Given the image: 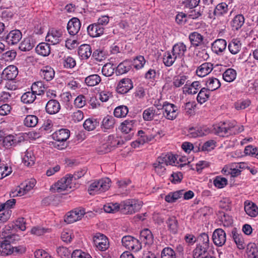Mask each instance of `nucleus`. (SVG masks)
I'll use <instances>...</instances> for the list:
<instances>
[{
	"label": "nucleus",
	"mask_w": 258,
	"mask_h": 258,
	"mask_svg": "<svg viewBox=\"0 0 258 258\" xmlns=\"http://www.w3.org/2000/svg\"><path fill=\"white\" fill-rule=\"evenodd\" d=\"M176 160V155L171 153L162 154L158 157L156 161L153 164L155 172L160 176L163 175L166 171L165 166L172 165Z\"/></svg>",
	"instance_id": "f257e3e1"
},
{
	"label": "nucleus",
	"mask_w": 258,
	"mask_h": 258,
	"mask_svg": "<svg viewBox=\"0 0 258 258\" xmlns=\"http://www.w3.org/2000/svg\"><path fill=\"white\" fill-rule=\"evenodd\" d=\"M141 202L135 199H128L120 203V211L124 214H132L141 208Z\"/></svg>",
	"instance_id": "f03ea898"
},
{
	"label": "nucleus",
	"mask_w": 258,
	"mask_h": 258,
	"mask_svg": "<svg viewBox=\"0 0 258 258\" xmlns=\"http://www.w3.org/2000/svg\"><path fill=\"white\" fill-rule=\"evenodd\" d=\"M110 180L108 178L95 181L92 183L88 189L90 195H95L99 191L103 192L110 187Z\"/></svg>",
	"instance_id": "7ed1b4c3"
},
{
	"label": "nucleus",
	"mask_w": 258,
	"mask_h": 258,
	"mask_svg": "<svg viewBox=\"0 0 258 258\" xmlns=\"http://www.w3.org/2000/svg\"><path fill=\"white\" fill-rule=\"evenodd\" d=\"M10 226H6V230H4L0 235L3 238H6L3 241H0V255L1 256H6L12 254L10 241L8 239H11L12 236L9 234L6 235V230L10 231Z\"/></svg>",
	"instance_id": "20e7f679"
},
{
	"label": "nucleus",
	"mask_w": 258,
	"mask_h": 258,
	"mask_svg": "<svg viewBox=\"0 0 258 258\" xmlns=\"http://www.w3.org/2000/svg\"><path fill=\"white\" fill-rule=\"evenodd\" d=\"M121 242L122 245L126 249L135 252H137L142 248L141 243L139 240L130 235L123 236Z\"/></svg>",
	"instance_id": "39448f33"
},
{
	"label": "nucleus",
	"mask_w": 258,
	"mask_h": 258,
	"mask_svg": "<svg viewBox=\"0 0 258 258\" xmlns=\"http://www.w3.org/2000/svg\"><path fill=\"white\" fill-rule=\"evenodd\" d=\"M94 246L100 251H105L109 247L108 239L106 236L101 233H97L93 237Z\"/></svg>",
	"instance_id": "423d86ee"
},
{
	"label": "nucleus",
	"mask_w": 258,
	"mask_h": 258,
	"mask_svg": "<svg viewBox=\"0 0 258 258\" xmlns=\"http://www.w3.org/2000/svg\"><path fill=\"white\" fill-rule=\"evenodd\" d=\"M197 244L194 251H208L209 248V237L206 233H202L197 237Z\"/></svg>",
	"instance_id": "0eeeda50"
},
{
	"label": "nucleus",
	"mask_w": 258,
	"mask_h": 258,
	"mask_svg": "<svg viewBox=\"0 0 258 258\" xmlns=\"http://www.w3.org/2000/svg\"><path fill=\"white\" fill-rule=\"evenodd\" d=\"M214 131L216 134L221 137L228 136L232 134V128L234 126H231L225 122H220L213 126Z\"/></svg>",
	"instance_id": "6e6552de"
},
{
	"label": "nucleus",
	"mask_w": 258,
	"mask_h": 258,
	"mask_svg": "<svg viewBox=\"0 0 258 258\" xmlns=\"http://www.w3.org/2000/svg\"><path fill=\"white\" fill-rule=\"evenodd\" d=\"M85 214L84 209H75L69 212L64 218V221L71 224L80 220Z\"/></svg>",
	"instance_id": "1a4fd4ad"
},
{
	"label": "nucleus",
	"mask_w": 258,
	"mask_h": 258,
	"mask_svg": "<svg viewBox=\"0 0 258 258\" xmlns=\"http://www.w3.org/2000/svg\"><path fill=\"white\" fill-rule=\"evenodd\" d=\"M163 114L168 119L173 120L177 116V107L173 104L166 103L163 104L162 108Z\"/></svg>",
	"instance_id": "9d476101"
},
{
	"label": "nucleus",
	"mask_w": 258,
	"mask_h": 258,
	"mask_svg": "<svg viewBox=\"0 0 258 258\" xmlns=\"http://www.w3.org/2000/svg\"><path fill=\"white\" fill-rule=\"evenodd\" d=\"M72 181V178L70 177V175L68 174L65 177L61 178L54 184V189L58 192L68 190V188H71L70 184Z\"/></svg>",
	"instance_id": "9b49d317"
},
{
	"label": "nucleus",
	"mask_w": 258,
	"mask_h": 258,
	"mask_svg": "<svg viewBox=\"0 0 258 258\" xmlns=\"http://www.w3.org/2000/svg\"><path fill=\"white\" fill-rule=\"evenodd\" d=\"M212 239L214 243L216 245L221 246L226 242V233L221 228L216 229L213 233Z\"/></svg>",
	"instance_id": "f8f14e48"
},
{
	"label": "nucleus",
	"mask_w": 258,
	"mask_h": 258,
	"mask_svg": "<svg viewBox=\"0 0 258 258\" xmlns=\"http://www.w3.org/2000/svg\"><path fill=\"white\" fill-rule=\"evenodd\" d=\"M133 88V84L132 80L128 78H124L121 80L118 83L116 91L118 93L124 94L127 93Z\"/></svg>",
	"instance_id": "ddd939ff"
},
{
	"label": "nucleus",
	"mask_w": 258,
	"mask_h": 258,
	"mask_svg": "<svg viewBox=\"0 0 258 258\" xmlns=\"http://www.w3.org/2000/svg\"><path fill=\"white\" fill-rule=\"evenodd\" d=\"M18 74V68L14 65H10L7 67L3 70L2 73L4 80L8 81L14 80Z\"/></svg>",
	"instance_id": "4468645a"
},
{
	"label": "nucleus",
	"mask_w": 258,
	"mask_h": 258,
	"mask_svg": "<svg viewBox=\"0 0 258 258\" xmlns=\"http://www.w3.org/2000/svg\"><path fill=\"white\" fill-rule=\"evenodd\" d=\"M123 144V141L122 140H118L117 138H115L113 136L110 135L108 137L107 143L103 144L102 148L105 149L104 151V153H107L109 152L112 148L118 147Z\"/></svg>",
	"instance_id": "2eb2a0df"
},
{
	"label": "nucleus",
	"mask_w": 258,
	"mask_h": 258,
	"mask_svg": "<svg viewBox=\"0 0 258 258\" xmlns=\"http://www.w3.org/2000/svg\"><path fill=\"white\" fill-rule=\"evenodd\" d=\"M22 34L21 32L17 29L11 31L6 36L5 40L10 45L17 44L22 39Z\"/></svg>",
	"instance_id": "dca6fc26"
},
{
	"label": "nucleus",
	"mask_w": 258,
	"mask_h": 258,
	"mask_svg": "<svg viewBox=\"0 0 258 258\" xmlns=\"http://www.w3.org/2000/svg\"><path fill=\"white\" fill-rule=\"evenodd\" d=\"M227 42L223 39H218L212 43L211 49L212 51L217 55H221L226 49Z\"/></svg>",
	"instance_id": "f3484780"
},
{
	"label": "nucleus",
	"mask_w": 258,
	"mask_h": 258,
	"mask_svg": "<svg viewBox=\"0 0 258 258\" xmlns=\"http://www.w3.org/2000/svg\"><path fill=\"white\" fill-rule=\"evenodd\" d=\"M81 26V24L78 18L75 17L72 18L67 25L68 32L71 35L77 34L80 29Z\"/></svg>",
	"instance_id": "a211bd4d"
},
{
	"label": "nucleus",
	"mask_w": 258,
	"mask_h": 258,
	"mask_svg": "<svg viewBox=\"0 0 258 258\" xmlns=\"http://www.w3.org/2000/svg\"><path fill=\"white\" fill-rule=\"evenodd\" d=\"M60 109V103L55 99H50L45 105V111L50 115L56 114L59 111Z\"/></svg>",
	"instance_id": "6ab92c4d"
},
{
	"label": "nucleus",
	"mask_w": 258,
	"mask_h": 258,
	"mask_svg": "<svg viewBox=\"0 0 258 258\" xmlns=\"http://www.w3.org/2000/svg\"><path fill=\"white\" fill-rule=\"evenodd\" d=\"M70 136L69 130L62 128L55 132L52 135V137L53 140L60 143L66 142Z\"/></svg>",
	"instance_id": "aec40b11"
},
{
	"label": "nucleus",
	"mask_w": 258,
	"mask_h": 258,
	"mask_svg": "<svg viewBox=\"0 0 258 258\" xmlns=\"http://www.w3.org/2000/svg\"><path fill=\"white\" fill-rule=\"evenodd\" d=\"M210 130L206 126L202 127H190L188 130V135L191 138H197L208 135Z\"/></svg>",
	"instance_id": "412c9836"
},
{
	"label": "nucleus",
	"mask_w": 258,
	"mask_h": 258,
	"mask_svg": "<svg viewBox=\"0 0 258 258\" xmlns=\"http://www.w3.org/2000/svg\"><path fill=\"white\" fill-rule=\"evenodd\" d=\"M62 32L59 30H52L48 33L46 40L51 42L53 45L59 43L61 40Z\"/></svg>",
	"instance_id": "4be33fe9"
},
{
	"label": "nucleus",
	"mask_w": 258,
	"mask_h": 258,
	"mask_svg": "<svg viewBox=\"0 0 258 258\" xmlns=\"http://www.w3.org/2000/svg\"><path fill=\"white\" fill-rule=\"evenodd\" d=\"M231 235L233 239L236 243L237 247L239 249H243L245 247L244 239L242 235L240 233H238L237 229L234 228L231 231Z\"/></svg>",
	"instance_id": "5701e85b"
},
{
	"label": "nucleus",
	"mask_w": 258,
	"mask_h": 258,
	"mask_svg": "<svg viewBox=\"0 0 258 258\" xmlns=\"http://www.w3.org/2000/svg\"><path fill=\"white\" fill-rule=\"evenodd\" d=\"M229 9L228 5L226 3H221L216 6L213 15L217 18L223 17L228 13Z\"/></svg>",
	"instance_id": "b1692460"
},
{
	"label": "nucleus",
	"mask_w": 258,
	"mask_h": 258,
	"mask_svg": "<svg viewBox=\"0 0 258 258\" xmlns=\"http://www.w3.org/2000/svg\"><path fill=\"white\" fill-rule=\"evenodd\" d=\"M39 74L43 80L50 81L54 78L55 72L52 68L46 66L42 67L40 70Z\"/></svg>",
	"instance_id": "393cba45"
},
{
	"label": "nucleus",
	"mask_w": 258,
	"mask_h": 258,
	"mask_svg": "<svg viewBox=\"0 0 258 258\" xmlns=\"http://www.w3.org/2000/svg\"><path fill=\"white\" fill-rule=\"evenodd\" d=\"M244 210L251 217H255L258 215V207L252 202L246 201L244 202Z\"/></svg>",
	"instance_id": "a878e982"
},
{
	"label": "nucleus",
	"mask_w": 258,
	"mask_h": 258,
	"mask_svg": "<svg viewBox=\"0 0 258 258\" xmlns=\"http://www.w3.org/2000/svg\"><path fill=\"white\" fill-rule=\"evenodd\" d=\"M104 30V27H101L97 23L91 24L87 27L88 34L92 37L100 36L103 34Z\"/></svg>",
	"instance_id": "bb28decb"
},
{
	"label": "nucleus",
	"mask_w": 258,
	"mask_h": 258,
	"mask_svg": "<svg viewBox=\"0 0 258 258\" xmlns=\"http://www.w3.org/2000/svg\"><path fill=\"white\" fill-rule=\"evenodd\" d=\"M140 239L145 245H151L154 241L153 235L148 229H144L141 231Z\"/></svg>",
	"instance_id": "cd10ccee"
},
{
	"label": "nucleus",
	"mask_w": 258,
	"mask_h": 258,
	"mask_svg": "<svg viewBox=\"0 0 258 258\" xmlns=\"http://www.w3.org/2000/svg\"><path fill=\"white\" fill-rule=\"evenodd\" d=\"M213 69V65L210 62H205L201 64L197 70V75L203 77L208 75Z\"/></svg>",
	"instance_id": "c85d7f7f"
},
{
	"label": "nucleus",
	"mask_w": 258,
	"mask_h": 258,
	"mask_svg": "<svg viewBox=\"0 0 258 258\" xmlns=\"http://www.w3.org/2000/svg\"><path fill=\"white\" fill-rule=\"evenodd\" d=\"M115 123V119L112 115H107L103 119L101 128L104 132H106L108 130L112 129L114 127Z\"/></svg>",
	"instance_id": "c756f323"
},
{
	"label": "nucleus",
	"mask_w": 258,
	"mask_h": 258,
	"mask_svg": "<svg viewBox=\"0 0 258 258\" xmlns=\"http://www.w3.org/2000/svg\"><path fill=\"white\" fill-rule=\"evenodd\" d=\"M78 53L82 59H88L92 54L91 46L87 44L81 45L79 47Z\"/></svg>",
	"instance_id": "7c9ffc66"
},
{
	"label": "nucleus",
	"mask_w": 258,
	"mask_h": 258,
	"mask_svg": "<svg viewBox=\"0 0 258 258\" xmlns=\"http://www.w3.org/2000/svg\"><path fill=\"white\" fill-rule=\"evenodd\" d=\"M228 48L230 52L233 55L238 54L241 49V43L238 39H233L229 42Z\"/></svg>",
	"instance_id": "2f4dec72"
},
{
	"label": "nucleus",
	"mask_w": 258,
	"mask_h": 258,
	"mask_svg": "<svg viewBox=\"0 0 258 258\" xmlns=\"http://www.w3.org/2000/svg\"><path fill=\"white\" fill-rule=\"evenodd\" d=\"M189 39L191 45L194 47H198L204 44V37L201 34L194 32L189 35Z\"/></svg>",
	"instance_id": "473e14b6"
},
{
	"label": "nucleus",
	"mask_w": 258,
	"mask_h": 258,
	"mask_svg": "<svg viewBox=\"0 0 258 258\" xmlns=\"http://www.w3.org/2000/svg\"><path fill=\"white\" fill-rule=\"evenodd\" d=\"M21 137H15L13 135H9L5 137L3 140L4 146L9 148L12 146H16L21 142Z\"/></svg>",
	"instance_id": "72a5a7b5"
},
{
	"label": "nucleus",
	"mask_w": 258,
	"mask_h": 258,
	"mask_svg": "<svg viewBox=\"0 0 258 258\" xmlns=\"http://www.w3.org/2000/svg\"><path fill=\"white\" fill-rule=\"evenodd\" d=\"M36 52L39 55L47 56L50 53V46L47 43L42 42L39 43L35 48Z\"/></svg>",
	"instance_id": "f704fd0d"
},
{
	"label": "nucleus",
	"mask_w": 258,
	"mask_h": 258,
	"mask_svg": "<svg viewBox=\"0 0 258 258\" xmlns=\"http://www.w3.org/2000/svg\"><path fill=\"white\" fill-rule=\"evenodd\" d=\"M131 63V61L127 60L120 63L116 69V75H122L128 72L132 68Z\"/></svg>",
	"instance_id": "c9c22d12"
},
{
	"label": "nucleus",
	"mask_w": 258,
	"mask_h": 258,
	"mask_svg": "<svg viewBox=\"0 0 258 258\" xmlns=\"http://www.w3.org/2000/svg\"><path fill=\"white\" fill-rule=\"evenodd\" d=\"M245 21L244 16L241 14L236 15L231 22L233 30H238L243 25Z\"/></svg>",
	"instance_id": "e433bc0d"
},
{
	"label": "nucleus",
	"mask_w": 258,
	"mask_h": 258,
	"mask_svg": "<svg viewBox=\"0 0 258 258\" xmlns=\"http://www.w3.org/2000/svg\"><path fill=\"white\" fill-rule=\"evenodd\" d=\"M168 230L172 233L176 234L177 232V220L175 216H170L166 221Z\"/></svg>",
	"instance_id": "4c0bfd02"
},
{
	"label": "nucleus",
	"mask_w": 258,
	"mask_h": 258,
	"mask_svg": "<svg viewBox=\"0 0 258 258\" xmlns=\"http://www.w3.org/2000/svg\"><path fill=\"white\" fill-rule=\"evenodd\" d=\"M35 46V43L31 37L25 38L20 43L19 49L23 51H27L31 50Z\"/></svg>",
	"instance_id": "58836bf2"
},
{
	"label": "nucleus",
	"mask_w": 258,
	"mask_h": 258,
	"mask_svg": "<svg viewBox=\"0 0 258 258\" xmlns=\"http://www.w3.org/2000/svg\"><path fill=\"white\" fill-rule=\"evenodd\" d=\"M35 157L32 151L27 150L22 158L23 163L27 166H32L35 163Z\"/></svg>",
	"instance_id": "ea45409f"
},
{
	"label": "nucleus",
	"mask_w": 258,
	"mask_h": 258,
	"mask_svg": "<svg viewBox=\"0 0 258 258\" xmlns=\"http://www.w3.org/2000/svg\"><path fill=\"white\" fill-rule=\"evenodd\" d=\"M161 133H162L161 131L158 130L157 131H155L154 134H146L145 135L142 136V140H139L138 143L140 144H144L145 143H148L150 141H151L155 138H160L161 137Z\"/></svg>",
	"instance_id": "a19ab883"
},
{
	"label": "nucleus",
	"mask_w": 258,
	"mask_h": 258,
	"mask_svg": "<svg viewBox=\"0 0 258 258\" xmlns=\"http://www.w3.org/2000/svg\"><path fill=\"white\" fill-rule=\"evenodd\" d=\"M211 91L207 88H202L198 95L197 101L201 104L205 102L209 99Z\"/></svg>",
	"instance_id": "79ce46f5"
},
{
	"label": "nucleus",
	"mask_w": 258,
	"mask_h": 258,
	"mask_svg": "<svg viewBox=\"0 0 258 258\" xmlns=\"http://www.w3.org/2000/svg\"><path fill=\"white\" fill-rule=\"evenodd\" d=\"M37 93L33 90L28 91L24 93L21 96V101L26 104H30L33 103L36 99V95Z\"/></svg>",
	"instance_id": "37998d69"
},
{
	"label": "nucleus",
	"mask_w": 258,
	"mask_h": 258,
	"mask_svg": "<svg viewBox=\"0 0 258 258\" xmlns=\"http://www.w3.org/2000/svg\"><path fill=\"white\" fill-rule=\"evenodd\" d=\"M99 125V121L96 119L93 118H88L83 123L84 128L88 131H93Z\"/></svg>",
	"instance_id": "c03bdc74"
},
{
	"label": "nucleus",
	"mask_w": 258,
	"mask_h": 258,
	"mask_svg": "<svg viewBox=\"0 0 258 258\" xmlns=\"http://www.w3.org/2000/svg\"><path fill=\"white\" fill-rule=\"evenodd\" d=\"M135 122L134 120H125L120 125V130L122 132L125 134H128L133 130L134 124Z\"/></svg>",
	"instance_id": "a18cd8bd"
},
{
	"label": "nucleus",
	"mask_w": 258,
	"mask_h": 258,
	"mask_svg": "<svg viewBox=\"0 0 258 258\" xmlns=\"http://www.w3.org/2000/svg\"><path fill=\"white\" fill-rule=\"evenodd\" d=\"M236 74L235 70L229 68L227 69L223 74V78L227 82H231L235 79Z\"/></svg>",
	"instance_id": "49530a36"
},
{
	"label": "nucleus",
	"mask_w": 258,
	"mask_h": 258,
	"mask_svg": "<svg viewBox=\"0 0 258 258\" xmlns=\"http://www.w3.org/2000/svg\"><path fill=\"white\" fill-rule=\"evenodd\" d=\"M100 77L97 74L90 75L86 78L85 83L89 86H95L101 82Z\"/></svg>",
	"instance_id": "de8ad7c7"
},
{
	"label": "nucleus",
	"mask_w": 258,
	"mask_h": 258,
	"mask_svg": "<svg viewBox=\"0 0 258 258\" xmlns=\"http://www.w3.org/2000/svg\"><path fill=\"white\" fill-rule=\"evenodd\" d=\"M128 112V109L126 106L120 105L116 107L114 110V115L118 118L124 117Z\"/></svg>",
	"instance_id": "09e8293b"
},
{
	"label": "nucleus",
	"mask_w": 258,
	"mask_h": 258,
	"mask_svg": "<svg viewBox=\"0 0 258 258\" xmlns=\"http://www.w3.org/2000/svg\"><path fill=\"white\" fill-rule=\"evenodd\" d=\"M221 84L218 79L215 78H210L206 82V86L211 91H215L218 89Z\"/></svg>",
	"instance_id": "8fccbe9b"
},
{
	"label": "nucleus",
	"mask_w": 258,
	"mask_h": 258,
	"mask_svg": "<svg viewBox=\"0 0 258 258\" xmlns=\"http://www.w3.org/2000/svg\"><path fill=\"white\" fill-rule=\"evenodd\" d=\"M38 118L34 115H27L24 120V124L27 127H33L38 123Z\"/></svg>",
	"instance_id": "3c124183"
},
{
	"label": "nucleus",
	"mask_w": 258,
	"mask_h": 258,
	"mask_svg": "<svg viewBox=\"0 0 258 258\" xmlns=\"http://www.w3.org/2000/svg\"><path fill=\"white\" fill-rule=\"evenodd\" d=\"M35 181L34 179L31 180V181L27 182L25 185L21 184V187H20L19 190L18 191V194L19 196H22L26 194L27 192L30 191L31 189H32L35 186Z\"/></svg>",
	"instance_id": "603ef678"
},
{
	"label": "nucleus",
	"mask_w": 258,
	"mask_h": 258,
	"mask_svg": "<svg viewBox=\"0 0 258 258\" xmlns=\"http://www.w3.org/2000/svg\"><path fill=\"white\" fill-rule=\"evenodd\" d=\"M160 112L156 111L153 107H150L145 110L143 113V117L145 120H151L155 114H159Z\"/></svg>",
	"instance_id": "864d4df0"
},
{
	"label": "nucleus",
	"mask_w": 258,
	"mask_h": 258,
	"mask_svg": "<svg viewBox=\"0 0 258 258\" xmlns=\"http://www.w3.org/2000/svg\"><path fill=\"white\" fill-rule=\"evenodd\" d=\"M104 210L106 213H114L117 211L119 209L120 210V204H119L117 203H108L104 206Z\"/></svg>",
	"instance_id": "5fc2aeb1"
},
{
	"label": "nucleus",
	"mask_w": 258,
	"mask_h": 258,
	"mask_svg": "<svg viewBox=\"0 0 258 258\" xmlns=\"http://www.w3.org/2000/svg\"><path fill=\"white\" fill-rule=\"evenodd\" d=\"M213 183L216 187L222 188L227 184L228 181L226 178L217 176L214 179Z\"/></svg>",
	"instance_id": "6e6d98bb"
},
{
	"label": "nucleus",
	"mask_w": 258,
	"mask_h": 258,
	"mask_svg": "<svg viewBox=\"0 0 258 258\" xmlns=\"http://www.w3.org/2000/svg\"><path fill=\"white\" fill-rule=\"evenodd\" d=\"M244 153L246 155H250L258 159V148L254 147L252 145L245 147Z\"/></svg>",
	"instance_id": "4d7b16f0"
},
{
	"label": "nucleus",
	"mask_w": 258,
	"mask_h": 258,
	"mask_svg": "<svg viewBox=\"0 0 258 258\" xmlns=\"http://www.w3.org/2000/svg\"><path fill=\"white\" fill-rule=\"evenodd\" d=\"M161 258H177L175 252L170 247L164 248L161 252Z\"/></svg>",
	"instance_id": "13d9d810"
},
{
	"label": "nucleus",
	"mask_w": 258,
	"mask_h": 258,
	"mask_svg": "<svg viewBox=\"0 0 258 258\" xmlns=\"http://www.w3.org/2000/svg\"><path fill=\"white\" fill-rule=\"evenodd\" d=\"M220 214L221 215L220 220L222 222L224 226L228 227L232 224L233 220L231 217L224 212L220 213Z\"/></svg>",
	"instance_id": "bf43d9fd"
},
{
	"label": "nucleus",
	"mask_w": 258,
	"mask_h": 258,
	"mask_svg": "<svg viewBox=\"0 0 258 258\" xmlns=\"http://www.w3.org/2000/svg\"><path fill=\"white\" fill-rule=\"evenodd\" d=\"M146 62V60L143 56L139 55L136 57L134 60L133 64L134 67L139 70L142 68Z\"/></svg>",
	"instance_id": "052dcab7"
},
{
	"label": "nucleus",
	"mask_w": 258,
	"mask_h": 258,
	"mask_svg": "<svg viewBox=\"0 0 258 258\" xmlns=\"http://www.w3.org/2000/svg\"><path fill=\"white\" fill-rule=\"evenodd\" d=\"M71 257L72 258H92L88 253L84 252L80 249L74 250Z\"/></svg>",
	"instance_id": "680f3d73"
},
{
	"label": "nucleus",
	"mask_w": 258,
	"mask_h": 258,
	"mask_svg": "<svg viewBox=\"0 0 258 258\" xmlns=\"http://www.w3.org/2000/svg\"><path fill=\"white\" fill-rule=\"evenodd\" d=\"M57 254L62 258H68L71 254V250L66 247L59 246L56 249Z\"/></svg>",
	"instance_id": "e2e57ef3"
},
{
	"label": "nucleus",
	"mask_w": 258,
	"mask_h": 258,
	"mask_svg": "<svg viewBox=\"0 0 258 258\" xmlns=\"http://www.w3.org/2000/svg\"><path fill=\"white\" fill-rule=\"evenodd\" d=\"M247 250L248 258H258V249L255 245H248Z\"/></svg>",
	"instance_id": "0e129e2a"
},
{
	"label": "nucleus",
	"mask_w": 258,
	"mask_h": 258,
	"mask_svg": "<svg viewBox=\"0 0 258 258\" xmlns=\"http://www.w3.org/2000/svg\"><path fill=\"white\" fill-rule=\"evenodd\" d=\"M195 105L192 102H187L186 103L184 106H182L183 108L184 113L188 115H192L195 113L194 107Z\"/></svg>",
	"instance_id": "69168bd1"
},
{
	"label": "nucleus",
	"mask_w": 258,
	"mask_h": 258,
	"mask_svg": "<svg viewBox=\"0 0 258 258\" xmlns=\"http://www.w3.org/2000/svg\"><path fill=\"white\" fill-rule=\"evenodd\" d=\"M114 68L111 63H107L103 66L102 69V73L106 77L111 76L114 73Z\"/></svg>",
	"instance_id": "338daca9"
},
{
	"label": "nucleus",
	"mask_w": 258,
	"mask_h": 258,
	"mask_svg": "<svg viewBox=\"0 0 258 258\" xmlns=\"http://www.w3.org/2000/svg\"><path fill=\"white\" fill-rule=\"evenodd\" d=\"M250 103L248 100H239L234 103V106L237 110L244 109L249 106Z\"/></svg>",
	"instance_id": "774afa93"
}]
</instances>
